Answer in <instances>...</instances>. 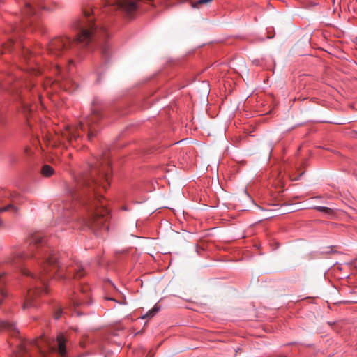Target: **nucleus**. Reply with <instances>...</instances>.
<instances>
[{
	"label": "nucleus",
	"instance_id": "obj_7",
	"mask_svg": "<svg viewBox=\"0 0 357 357\" xmlns=\"http://www.w3.org/2000/svg\"><path fill=\"white\" fill-rule=\"evenodd\" d=\"M90 288L88 285H80V288L78 291H73L72 296L70 297V307L69 310L72 312V314H80V312L77 309L81 305H87L90 304Z\"/></svg>",
	"mask_w": 357,
	"mask_h": 357
},
{
	"label": "nucleus",
	"instance_id": "obj_13",
	"mask_svg": "<svg viewBox=\"0 0 357 357\" xmlns=\"http://www.w3.org/2000/svg\"><path fill=\"white\" fill-rule=\"evenodd\" d=\"M2 328L10 331L13 335L18 334L19 331L15 324L8 321L2 323Z\"/></svg>",
	"mask_w": 357,
	"mask_h": 357
},
{
	"label": "nucleus",
	"instance_id": "obj_9",
	"mask_svg": "<svg viewBox=\"0 0 357 357\" xmlns=\"http://www.w3.org/2000/svg\"><path fill=\"white\" fill-rule=\"evenodd\" d=\"M86 273V270L80 263H75L74 265L69 266L66 268L64 274L65 278L68 280L79 279L84 276Z\"/></svg>",
	"mask_w": 357,
	"mask_h": 357
},
{
	"label": "nucleus",
	"instance_id": "obj_10",
	"mask_svg": "<svg viewBox=\"0 0 357 357\" xmlns=\"http://www.w3.org/2000/svg\"><path fill=\"white\" fill-rule=\"evenodd\" d=\"M17 3L20 6V21L23 22V24L21 25L20 29H22V27L24 26H32L36 18L34 16L29 14L28 11L25 9L24 6L22 3V0H17Z\"/></svg>",
	"mask_w": 357,
	"mask_h": 357
},
{
	"label": "nucleus",
	"instance_id": "obj_16",
	"mask_svg": "<svg viewBox=\"0 0 357 357\" xmlns=\"http://www.w3.org/2000/svg\"><path fill=\"white\" fill-rule=\"evenodd\" d=\"M213 0H198L194 3H192L191 6L194 8H199L204 5L210 3Z\"/></svg>",
	"mask_w": 357,
	"mask_h": 357
},
{
	"label": "nucleus",
	"instance_id": "obj_14",
	"mask_svg": "<svg viewBox=\"0 0 357 357\" xmlns=\"http://www.w3.org/2000/svg\"><path fill=\"white\" fill-rule=\"evenodd\" d=\"M160 310V307L158 305H155L154 307L149 310L145 314L141 317L142 319L152 318L154 317Z\"/></svg>",
	"mask_w": 357,
	"mask_h": 357
},
{
	"label": "nucleus",
	"instance_id": "obj_1",
	"mask_svg": "<svg viewBox=\"0 0 357 357\" xmlns=\"http://www.w3.org/2000/svg\"><path fill=\"white\" fill-rule=\"evenodd\" d=\"M111 172L110 161L106 153L96 157L88 165V169L73 176V181L66 186L67 200L57 209L63 218H68L71 209L81 207L83 225L97 236L108 231L109 211L102 202V198L94 192L100 185L106 189Z\"/></svg>",
	"mask_w": 357,
	"mask_h": 357
},
{
	"label": "nucleus",
	"instance_id": "obj_3",
	"mask_svg": "<svg viewBox=\"0 0 357 357\" xmlns=\"http://www.w3.org/2000/svg\"><path fill=\"white\" fill-rule=\"evenodd\" d=\"M102 118L100 109L96 101H93L91 114L84 121H81L77 126H66L62 131L61 135L55 134V137H49L46 135L48 146H56L58 144L63 143V140L68 142L72 146L74 142H78L82 139L81 132H87L88 140L91 141L96 132V126Z\"/></svg>",
	"mask_w": 357,
	"mask_h": 357
},
{
	"label": "nucleus",
	"instance_id": "obj_12",
	"mask_svg": "<svg viewBox=\"0 0 357 357\" xmlns=\"http://www.w3.org/2000/svg\"><path fill=\"white\" fill-rule=\"evenodd\" d=\"M41 174L45 177H50L54 174V169L49 165L45 164L40 170Z\"/></svg>",
	"mask_w": 357,
	"mask_h": 357
},
{
	"label": "nucleus",
	"instance_id": "obj_11",
	"mask_svg": "<svg viewBox=\"0 0 357 357\" xmlns=\"http://www.w3.org/2000/svg\"><path fill=\"white\" fill-rule=\"evenodd\" d=\"M6 280L3 275L0 274V303L8 297V293L5 289Z\"/></svg>",
	"mask_w": 357,
	"mask_h": 357
},
{
	"label": "nucleus",
	"instance_id": "obj_21",
	"mask_svg": "<svg viewBox=\"0 0 357 357\" xmlns=\"http://www.w3.org/2000/svg\"><path fill=\"white\" fill-rule=\"evenodd\" d=\"M11 29H12V31H17L19 28L17 26H15L14 28L12 27Z\"/></svg>",
	"mask_w": 357,
	"mask_h": 357
},
{
	"label": "nucleus",
	"instance_id": "obj_20",
	"mask_svg": "<svg viewBox=\"0 0 357 357\" xmlns=\"http://www.w3.org/2000/svg\"><path fill=\"white\" fill-rule=\"evenodd\" d=\"M4 227V223L1 219H0V229Z\"/></svg>",
	"mask_w": 357,
	"mask_h": 357
},
{
	"label": "nucleus",
	"instance_id": "obj_22",
	"mask_svg": "<svg viewBox=\"0 0 357 357\" xmlns=\"http://www.w3.org/2000/svg\"><path fill=\"white\" fill-rule=\"evenodd\" d=\"M0 2H1V0H0Z\"/></svg>",
	"mask_w": 357,
	"mask_h": 357
},
{
	"label": "nucleus",
	"instance_id": "obj_18",
	"mask_svg": "<svg viewBox=\"0 0 357 357\" xmlns=\"http://www.w3.org/2000/svg\"><path fill=\"white\" fill-rule=\"evenodd\" d=\"M68 310V309H65V310H59L58 312H56L55 314H54V319H59L63 313H67L66 311Z\"/></svg>",
	"mask_w": 357,
	"mask_h": 357
},
{
	"label": "nucleus",
	"instance_id": "obj_4",
	"mask_svg": "<svg viewBox=\"0 0 357 357\" xmlns=\"http://www.w3.org/2000/svg\"><path fill=\"white\" fill-rule=\"evenodd\" d=\"M66 340L63 334L57 336L56 339H50L45 336L29 341H20L15 357H31L30 350L36 349L43 357H45L47 351H56L61 357L66 354Z\"/></svg>",
	"mask_w": 357,
	"mask_h": 357
},
{
	"label": "nucleus",
	"instance_id": "obj_19",
	"mask_svg": "<svg viewBox=\"0 0 357 357\" xmlns=\"http://www.w3.org/2000/svg\"><path fill=\"white\" fill-rule=\"evenodd\" d=\"M162 3H163L164 7H165V8H169V7L172 6V5L171 3H169L167 2V1H164Z\"/></svg>",
	"mask_w": 357,
	"mask_h": 357
},
{
	"label": "nucleus",
	"instance_id": "obj_15",
	"mask_svg": "<svg viewBox=\"0 0 357 357\" xmlns=\"http://www.w3.org/2000/svg\"><path fill=\"white\" fill-rule=\"evenodd\" d=\"M6 211H13L14 213H17V208L15 207L12 203H10L5 206L0 207V213Z\"/></svg>",
	"mask_w": 357,
	"mask_h": 357
},
{
	"label": "nucleus",
	"instance_id": "obj_8",
	"mask_svg": "<svg viewBox=\"0 0 357 357\" xmlns=\"http://www.w3.org/2000/svg\"><path fill=\"white\" fill-rule=\"evenodd\" d=\"M22 3L29 14L36 19V11L33 4H36L39 8L47 11H52L56 8V2L54 0H22Z\"/></svg>",
	"mask_w": 357,
	"mask_h": 357
},
{
	"label": "nucleus",
	"instance_id": "obj_17",
	"mask_svg": "<svg viewBox=\"0 0 357 357\" xmlns=\"http://www.w3.org/2000/svg\"><path fill=\"white\" fill-rule=\"evenodd\" d=\"M314 208L320 212H323V213L328 215L329 216H331L333 215V209L328 208V207L317 206Z\"/></svg>",
	"mask_w": 357,
	"mask_h": 357
},
{
	"label": "nucleus",
	"instance_id": "obj_6",
	"mask_svg": "<svg viewBox=\"0 0 357 357\" xmlns=\"http://www.w3.org/2000/svg\"><path fill=\"white\" fill-rule=\"evenodd\" d=\"M17 51L21 54L22 59L27 64V68H23V70L27 73L38 75L41 73L40 70L36 68V61L33 53L25 47L20 42H14L13 38H10L7 43L3 44L0 48V54H4L6 52H11Z\"/></svg>",
	"mask_w": 357,
	"mask_h": 357
},
{
	"label": "nucleus",
	"instance_id": "obj_5",
	"mask_svg": "<svg viewBox=\"0 0 357 357\" xmlns=\"http://www.w3.org/2000/svg\"><path fill=\"white\" fill-rule=\"evenodd\" d=\"M2 87L13 94L15 101L20 105V109L27 118L28 113L31 112L32 109L28 100L33 96V84L24 77L18 78L17 76H11L3 84Z\"/></svg>",
	"mask_w": 357,
	"mask_h": 357
},
{
	"label": "nucleus",
	"instance_id": "obj_2",
	"mask_svg": "<svg viewBox=\"0 0 357 357\" xmlns=\"http://www.w3.org/2000/svg\"><path fill=\"white\" fill-rule=\"evenodd\" d=\"M27 251L24 247L14 248L8 262L20 267L28 277L29 287L23 296L24 310L38 306L37 297L47 292V284L57 271L63 268L58 261L56 254L50 248L42 233H36L28 240Z\"/></svg>",
	"mask_w": 357,
	"mask_h": 357
}]
</instances>
